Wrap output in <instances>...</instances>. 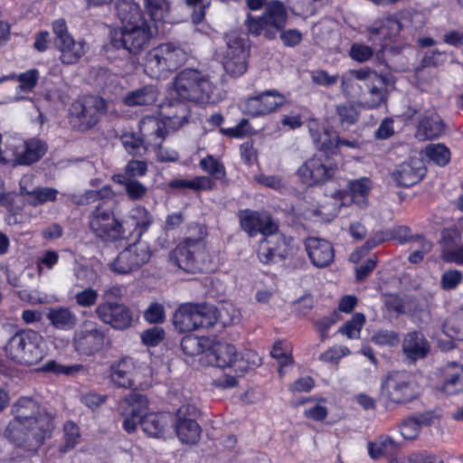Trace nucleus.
<instances>
[{"instance_id":"obj_29","label":"nucleus","mask_w":463,"mask_h":463,"mask_svg":"<svg viewBox=\"0 0 463 463\" xmlns=\"http://www.w3.org/2000/svg\"><path fill=\"white\" fill-rule=\"evenodd\" d=\"M310 136L318 149L335 154L338 147L339 137L317 119H310L307 124Z\"/></svg>"},{"instance_id":"obj_54","label":"nucleus","mask_w":463,"mask_h":463,"mask_svg":"<svg viewBox=\"0 0 463 463\" xmlns=\"http://www.w3.org/2000/svg\"><path fill=\"white\" fill-rule=\"evenodd\" d=\"M200 166L204 172L211 175L215 179H222L225 177L226 173L223 164L213 156L203 158L200 161Z\"/></svg>"},{"instance_id":"obj_23","label":"nucleus","mask_w":463,"mask_h":463,"mask_svg":"<svg viewBox=\"0 0 463 463\" xmlns=\"http://www.w3.org/2000/svg\"><path fill=\"white\" fill-rule=\"evenodd\" d=\"M147 403L146 397L138 393L128 394L121 402L120 409L124 417L123 427L128 432L134 431L137 424H140L142 419L147 414Z\"/></svg>"},{"instance_id":"obj_20","label":"nucleus","mask_w":463,"mask_h":463,"mask_svg":"<svg viewBox=\"0 0 463 463\" xmlns=\"http://www.w3.org/2000/svg\"><path fill=\"white\" fill-rule=\"evenodd\" d=\"M291 250L292 240L276 231L261 241L258 256L261 262L268 264L285 259Z\"/></svg>"},{"instance_id":"obj_18","label":"nucleus","mask_w":463,"mask_h":463,"mask_svg":"<svg viewBox=\"0 0 463 463\" xmlns=\"http://www.w3.org/2000/svg\"><path fill=\"white\" fill-rule=\"evenodd\" d=\"M150 257L151 250L149 245L146 241H138L123 250L109 263V268L115 273L128 274L147 262Z\"/></svg>"},{"instance_id":"obj_22","label":"nucleus","mask_w":463,"mask_h":463,"mask_svg":"<svg viewBox=\"0 0 463 463\" xmlns=\"http://www.w3.org/2000/svg\"><path fill=\"white\" fill-rule=\"evenodd\" d=\"M286 98L276 90H268L246 99L242 105L245 114L252 117L268 115L282 106Z\"/></svg>"},{"instance_id":"obj_34","label":"nucleus","mask_w":463,"mask_h":463,"mask_svg":"<svg viewBox=\"0 0 463 463\" xmlns=\"http://www.w3.org/2000/svg\"><path fill=\"white\" fill-rule=\"evenodd\" d=\"M152 216L149 212L143 206L133 208L128 217L123 221L122 224L126 229V233L137 232L140 237L150 226Z\"/></svg>"},{"instance_id":"obj_41","label":"nucleus","mask_w":463,"mask_h":463,"mask_svg":"<svg viewBox=\"0 0 463 463\" xmlns=\"http://www.w3.org/2000/svg\"><path fill=\"white\" fill-rule=\"evenodd\" d=\"M369 98L364 101L367 109H375L386 102L387 80L383 76L376 78L371 84H367Z\"/></svg>"},{"instance_id":"obj_40","label":"nucleus","mask_w":463,"mask_h":463,"mask_svg":"<svg viewBox=\"0 0 463 463\" xmlns=\"http://www.w3.org/2000/svg\"><path fill=\"white\" fill-rule=\"evenodd\" d=\"M442 390L448 394L463 392V366L456 363L449 364L444 370Z\"/></svg>"},{"instance_id":"obj_21","label":"nucleus","mask_w":463,"mask_h":463,"mask_svg":"<svg viewBox=\"0 0 463 463\" xmlns=\"http://www.w3.org/2000/svg\"><path fill=\"white\" fill-rule=\"evenodd\" d=\"M95 312L103 323L117 330L127 329L133 322L129 308L118 302H103L97 307Z\"/></svg>"},{"instance_id":"obj_24","label":"nucleus","mask_w":463,"mask_h":463,"mask_svg":"<svg viewBox=\"0 0 463 463\" xmlns=\"http://www.w3.org/2000/svg\"><path fill=\"white\" fill-rule=\"evenodd\" d=\"M335 172V166L325 164L317 156L307 160L298 169L300 179L307 185L323 184L332 178Z\"/></svg>"},{"instance_id":"obj_4","label":"nucleus","mask_w":463,"mask_h":463,"mask_svg":"<svg viewBox=\"0 0 463 463\" xmlns=\"http://www.w3.org/2000/svg\"><path fill=\"white\" fill-rule=\"evenodd\" d=\"M6 358L17 364L31 366L40 363L48 354L43 337L33 330H20L6 341Z\"/></svg>"},{"instance_id":"obj_48","label":"nucleus","mask_w":463,"mask_h":463,"mask_svg":"<svg viewBox=\"0 0 463 463\" xmlns=\"http://www.w3.org/2000/svg\"><path fill=\"white\" fill-rule=\"evenodd\" d=\"M443 333L452 340L463 341V312L454 314L446 320Z\"/></svg>"},{"instance_id":"obj_63","label":"nucleus","mask_w":463,"mask_h":463,"mask_svg":"<svg viewBox=\"0 0 463 463\" xmlns=\"http://www.w3.org/2000/svg\"><path fill=\"white\" fill-rule=\"evenodd\" d=\"M59 261V254L55 250H46L36 260V268L39 275L44 269H52Z\"/></svg>"},{"instance_id":"obj_12","label":"nucleus","mask_w":463,"mask_h":463,"mask_svg":"<svg viewBox=\"0 0 463 463\" xmlns=\"http://www.w3.org/2000/svg\"><path fill=\"white\" fill-rule=\"evenodd\" d=\"M380 394L386 402L397 404L411 401L418 392L409 373L395 372L383 381Z\"/></svg>"},{"instance_id":"obj_50","label":"nucleus","mask_w":463,"mask_h":463,"mask_svg":"<svg viewBox=\"0 0 463 463\" xmlns=\"http://www.w3.org/2000/svg\"><path fill=\"white\" fill-rule=\"evenodd\" d=\"M145 7L153 20L165 21L171 8V0H145Z\"/></svg>"},{"instance_id":"obj_1","label":"nucleus","mask_w":463,"mask_h":463,"mask_svg":"<svg viewBox=\"0 0 463 463\" xmlns=\"http://www.w3.org/2000/svg\"><path fill=\"white\" fill-rule=\"evenodd\" d=\"M13 412L14 419L5 430L6 438L27 451L37 450L53 430L52 416L42 411L38 403L28 397L20 398L14 404Z\"/></svg>"},{"instance_id":"obj_9","label":"nucleus","mask_w":463,"mask_h":463,"mask_svg":"<svg viewBox=\"0 0 463 463\" xmlns=\"http://www.w3.org/2000/svg\"><path fill=\"white\" fill-rule=\"evenodd\" d=\"M288 12L284 5L279 1L269 2L260 17L248 16L246 26L255 35L263 34L268 39H275L277 33L287 24Z\"/></svg>"},{"instance_id":"obj_55","label":"nucleus","mask_w":463,"mask_h":463,"mask_svg":"<svg viewBox=\"0 0 463 463\" xmlns=\"http://www.w3.org/2000/svg\"><path fill=\"white\" fill-rule=\"evenodd\" d=\"M336 112L342 125H352L358 119L359 111L355 105L344 103L336 108Z\"/></svg>"},{"instance_id":"obj_13","label":"nucleus","mask_w":463,"mask_h":463,"mask_svg":"<svg viewBox=\"0 0 463 463\" xmlns=\"http://www.w3.org/2000/svg\"><path fill=\"white\" fill-rule=\"evenodd\" d=\"M52 30L56 35L55 45L60 52V61L63 64L77 63L87 52L88 46L83 40H75L69 33L64 20L53 22Z\"/></svg>"},{"instance_id":"obj_53","label":"nucleus","mask_w":463,"mask_h":463,"mask_svg":"<svg viewBox=\"0 0 463 463\" xmlns=\"http://www.w3.org/2000/svg\"><path fill=\"white\" fill-rule=\"evenodd\" d=\"M121 142L126 150L131 155H142L148 148L142 137H137L132 133H125L121 137Z\"/></svg>"},{"instance_id":"obj_15","label":"nucleus","mask_w":463,"mask_h":463,"mask_svg":"<svg viewBox=\"0 0 463 463\" xmlns=\"http://www.w3.org/2000/svg\"><path fill=\"white\" fill-rule=\"evenodd\" d=\"M227 51L223 56V68L227 73L238 77L247 70L249 44L245 35L231 33L227 35Z\"/></svg>"},{"instance_id":"obj_5","label":"nucleus","mask_w":463,"mask_h":463,"mask_svg":"<svg viewBox=\"0 0 463 463\" xmlns=\"http://www.w3.org/2000/svg\"><path fill=\"white\" fill-rule=\"evenodd\" d=\"M186 59L185 52L171 43L151 49L145 56L144 71L151 78H165L180 67Z\"/></svg>"},{"instance_id":"obj_56","label":"nucleus","mask_w":463,"mask_h":463,"mask_svg":"<svg viewBox=\"0 0 463 463\" xmlns=\"http://www.w3.org/2000/svg\"><path fill=\"white\" fill-rule=\"evenodd\" d=\"M144 319L149 324H160L165 319V311L163 304L152 302L143 314Z\"/></svg>"},{"instance_id":"obj_27","label":"nucleus","mask_w":463,"mask_h":463,"mask_svg":"<svg viewBox=\"0 0 463 463\" xmlns=\"http://www.w3.org/2000/svg\"><path fill=\"white\" fill-rule=\"evenodd\" d=\"M189 115L188 107L180 100H168L159 107V117L169 130H176L186 121Z\"/></svg>"},{"instance_id":"obj_26","label":"nucleus","mask_w":463,"mask_h":463,"mask_svg":"<svg viewBox=\"0 0 463 463\" xmlns=\"http://www.w3.org/2000/svg\"><path fill=\"white\" fill-rule=\"evenodd\" d=\"M103 334L92 322H85L82 328L75 333L76 348L84 354L98 351L103 344Z\"/></svg>"},{"instance_id":"obj_57","label":"nucleus","mask_w":463,"mask_h":463,"mask_svg":"<svg viewBox=\"0 0 463 463\" xmlns=\"http://www.w3.org/2000/svg\"><path fill=\"white\" fill-rule=\"evenodd\" d=\"M351 354L345 345H333L319 355V360L329 364H338L341 358Z\"/></svg>"},{"instance_id":"obj_11","label":"nucleus","mask_w":463,"mask_h":463,"mask_svg":"<svg viewBox=\"0 0 463 463\" xmlns=\"http://www.w3.org/2000/svg\"><path fill=\"white\" fill-rule=\"evenodd\" d=\"M106 110L105 100L97 96H84L74 100L70 107V121L80 131L95 126Z\"/></svg>"},{"instance_id":"obj_47","label":"nucleus","mask_w":463,"mask_h":463,"mask_svg":"<svg viewBox=\"0 0 463 463\" xmlns=\"http://www.w3.org/2000/svg\"><path fill=\"white\" fill-rule=\"evenodd\" d=\"M215 310L216 323L222 326H234L241 321V312L232 303H224L219 308L215 307Z\"/></svg>"},{"instance_id":"obj_43","label":"nucleus","mask_w":463,"mask_h":463,"mask_svg":"<svg viewBox=\"0 0 463 463\" xmlns=\"http://www.w3.org/2000/svg\"><path fill=\"white\" fill-rule=\"evenodd\" d=\"M57 195L58 191L54 188L34 186L31 191L26 192L23 199L29 205L38 206L49 202H54Z\"/></svg>"},{"instance_id":"obj_52","label":"nucleus","mask_w":463,"mask_h":463,"mask_svg":"<svg viewBox=\"0 0 463 463\" xmlns=\"http://www.w3.org/2000/svg\"><path fill=\"white\" fill-rule=\"evenodd\" d=\"M425 154L439 165H446L450 160L449 149L442 144L429 145L425 148Z\"/></svg>"},{"instance_id":"obj_8","label":"nucleus","mask_w":463,"mask_h":463,"mask_svg":"<svg viewBox=\"0 0 463 463\" xmlns=\"http://www.w3.org/2000/svg\"><path fill=\"white\" fill-rule=\"evenodd\" d=\"M171 260L186 272L207 270L212 260L202 240L186 239L171 253Z\"/></svg>"},{"instance_id":"obj_36","label":"nucleus","mask_w":463,"mask_h":463,"mask_svg":"<svg viewBox=\"0 0 463 463\" xmlns=\"http://www.w3.org/2000/svg\"><path fill=\"white\" fill-rule=\"evenodd\" d=\"M444 127L440 117L437 113L424 116L418 126L416 137L420 140H427L439 137L443 132Z\"/></svg>"},{"instance_id":"obj_30","label":"nucleus","mask_w":463,"mask_h":463,"mask_svg":"<svg viewBox=\"0 0 463 463\" xmlns=\"http://www.w3.org/2000/svg\"><path fill=\"white\" fill-rule=\"evenodd\" d=\"M305 245L308 258L315 266L324 268L333 261L335 251L329 241L311 237L307 239Z\"/></svg>"},{"instance_id":"obj_42","label":"nucleus","mask_w":463,"mask_h":463,"mask_svg":"<svg viewBox=\"0 0 463 463\" xmlns=\"http://www.w3.org/2000/svg\"><path fill=\"white\" fill-rule=\"evenodd\" d=\"M211 340L207 337H199L196 335H189L182 339L181 346L183 351L190 356L202 354L200 361L203 364L205 354L210 346Z\"/></svg>"},{"instance_id":"obj_37","label":"nucleus","mask_w":463,"mask_h":463,"mask_svg":"<svg viewBox=\"0 0 463 463\" xmlns=\"http://www.w3.org/2000/svg\"><path fill=\"white\" fill-rule=\"evenodd\" d=\"M399 449L398 443L388 435H381L367 443L368 455L372 459H379L395 454Z\"/></svg>"},{"instance_id":"obj_62","label":"nucleus","mask_w":463,"mask_h":463,"mask_svg":"<svg viewBox=\"0 0 463 463\" xmlns=\"http://www.w3.org/2000/svg\"><path fill=\"white\" fill-rule=\"evenodd\" d=\"M142 343L146 346H156L165 338V330L162 327L154 326L141 333Z\"/></svg>"},{"instance_id":"obj_51","label":"nucleus","mask_w":463,"mask_h":463,"mask_svg":"<svg viewBox=\"0 0 463 463\" xmlns=\"http://www.w3.org/2000/svg\"><path fill=\"white\" fill-rule=\"evenodd\" d=\"M83 370V366L80 364H71V365H65L57 363L54 360H50L46 364H44L41 371L44 373H52L55 374H62V375H74L80 371Z\"/></svg>"},{"instance_id":"obj_64","label":"nucleus","mask_w":463,"mask_h":463,"mask_svg":"<svg viewBox=\"0 0 463 463\" xmlns=\"http://www.w3.org/2000/svg\"><path fill=\"white\" fill-rule=\"evenodd\" d=\"M99 298L98 290L86 288L74 296L76 303L81 307H90L96 304Z\"/></svg>"},{"instance_id":"obj_61","label":"nucleus","mask_w":463,"mask_h":463,"mask_svg":"<svg viewBox=\"0 0 463 463\" xmlns=\"http://www.w3.org/2000/svg\"><path fill=\"white\" fill-rule=\"evenodd\" d=\"M431 250V243L422 238H418L411 247V253L409 256V261L418 263L422 260L425 254Z\"/></svg>"},{"instance_id":"obj_38","label":"nucleus","mask_w":463,"mask_h":463,"mask_svg":"<svg viewBox=\"0 0 463 463\" xmlns=\"http://www.w3.org/2000/svg\"><path fill=\"white\" fill-rule=\"evenodd\" d=\"M46 317L52 326L61 330L72 329L77 324L76 315L65 307L49 308Z\"/></svg>"},{"instance_id":"obj_16","label":"nucleus","mask_w":463,"mask_h":463,"mask_svg":"<svg viewBox=\"0 0 463 463\" xmlns=\"http://www.w3.org/2000/svg\"><path fill=\"white\" fill-rule=\"evenodd\" d=\"M197 414L198 410L194 404L185 403L172 416L171 425L183 444H194L200 439L202 430L195 420Z\"/></svg>"},{"instance_id":"obj_2","label":"nucleus","mask_w":463,"mask_h":463,"mask_svg":"<svg viewBox=\"0 0 463 463\" xmlns=\"http://www.w3.org/2000/svg\"><path fill=\"white\" fill-rule=\"evenodd\" d=\"M116 10L121 26L111 32L112 45L131 53L141 52L147 45L154 32L139 5L134 0H118Z\"/></svg>"},{"instance_id":"obj_39","label":"nucleus","mask_w":463,"mask_h":463,"mask_svg":"<svg viewBox=\"0 0 463 463\" xmlns=\"http://www.w3.org/2000/svg\"><path fill=\"white\" fill-rule=\"evenodd\" d=\"M157 97V89L153 85H147L128 92L123 99V102L129 107L147 106L153 104Z\"/></svg>"},{"instance_id":"obj_44","label":"nucleus","mask_w":463,"mask_h":463,"mask_svg":"<svg viewBox=\"0 0 463 463\" xmlns=\"http://www.w3.org/2000/svg\"><path fill=\"white\" fill-rule=\"evenodd\" d=\"M438 418V416H433L430 413L423 415L420 420L409 418L401 424L400 432L405 439H413L420 434L421 423L430 425Z\"/></svg>"},{"instance_id":"obj_17","label":"nucleus","mask_w":463,"mask_h":463,"mask_svg":"<svg viewBox=\"0 0 463 463\" xmlns=\"http://www.w3.org/2000/svg\"><path fill=\"white\" fill-rule=\"evenodd\" d=\"M149 374L147 367L137 365L131 358H123L111 364L109 377L116 385L130 388L146 383V377Z\"/></svg>"},{"instance_id":"obj_19","label":"nucleus","mask_w":463,"mask_h":463,"mask_svg":"<svg viewBox=\"0 0 463 463\" xmlns=\"http://www.w3.org/2000/svg\"><path fill=\"white\" fill-rule=\"evenodd\" d=\"M411 18V13L410 11H402L393 16L375 21L367 27L369 38L374 41L379 37L382 41V44L386 45V41L396 37L405 26V22L409 21Z\"/></svg>"},{"instance_id":"obj_14","label":"nucleus","mask_w":463,"mask_h":463,"mask_svg":"<svg viewBox=\"0 0 463 463\" xmlns=\"http://www.w3.org/2000/svg\"><path fill=\"white\" fill-rule=\"evenodd\" d=\"M90 228L99 238L105 241H117L126 238V229L113 213L99 204L90 216Z\"/></svg>"},{"instance_id":"obj_31","label":"nucleus","mask_w":463,"mask_h":463,"mask_svg":"<svg viewBox=\"0 0 463 463\" xmlns=\"http://www.w3.org/2000/svg\"><path fill=\"white\" fill-rule=\"evenodd\" d=\"M169 131L166 122L155 117H145L139 122V132L148 146L162 143Z\"/></svg>"},{"instance_id":"obj_59","label":"nucleus","mask_w":463,"mask_h":463,"mask_svg":"<svg viewBox=\"0 0 463 463\" xmlns=\"http://www.w3.org/2000/svg\"><path fill=\"white\" fill-rule=\"evenodd\" d=\"M288 348L285 346V344L282 342H277L274 344L272 350H271V355L274 357L279 365V372L280 374H282L283 368L291 364L292 358L288 354Z\"/></svg>"},{"instance_id":"obj_10","label":"nucleus","mask_w":463,"mask_h":463,"mask_svg":"<svg viewBox=\"0 0 463 463\" xmlns=\"http://www.w3.org/2000/svg\"><path fill=\"white\" fill-rule=\"evenodd\" d=\"M173 322L175 329L181 333L201 326H212L216 324L215 307L208 304H183L175 311Z\"/></svg>"},{"instance_id":"obj_45","label":"nucleus","mask_w":463,"mask_h":463,"mask_svg":"<svg viewBox=\"0 0 463 463\" xmlns=\"http://www.w3.org/2000/svg\"><path fill=\"white\" fill-rule=\"evenodd\" d=\"M112 179L114 182L125 186L128 196L133 201L143 199L147 193L146 185L136 179L128 178L122 174L114 175Z\"/></svg>"},{"instance_id":"obj_7","label":"nucleus","mask_w":463,"mask_h":463,"mask_svg":"<svg viewBox=\"0 0 463 463\" xmlns=\"http://www.w3.org/2000/svg\"><path fill=\"white\" fill-rule=\"evenodd\" d=\"M47 144L40 138L24 139L18 135L6 137L5 163L12 165H31L46 154Z\"/></svg>"},{"instance_id":"obj_58","label":"nucleus","mask_w":463,"mask_h":463,"mask_svg":"<svg viewBox=\"0 0 463 463\" xmlns=\"http://www.w3.org/2000/svg\"><path fill=\"white\" fill-rule=\"evenodd\" d=\"M371 341L380 346H395L400 343V337L394 331L379 330L373 335Z\"/></svg>"},{"instance_id":"obj_46","label":"nucleus","mask_w":463,"mask_h":463,"mask_svg":"<svg viewBox=\"0 0 463 463\" xmlns=\"http://www.w3.org/2000/svg\"><path fill=\"white\" fill-rule=\"evenodd\" d=\"M40 73L36 69H31L17 76L14 75L12 79H16L19 85L16 87V99H22L24 95L29 94L37 85Z\"/></svg>"},{"instance_id":"obj_28","label":"nucleus","mask_w":463,"mask_h":463,"mask_svg":"<svg viewBox=\"0 0 463 463\" xmlns=\"http://www.w3.org/2000/svg\"><path fill=\"white\" fill-rule=\"evenodd\" d=\"M425 175L422 162L412 158L400 165L392 173V179L398 186H411L418 183Z\"/></svg>"},{"instance_id":"obj_33","label":"nucleus","mask_w":463,"mask_h":463,"mask_svg":"<svg viewBox=\"0 0 463 463\" xmlns=\"http://www.w3.org/2000/svg\"><path fill=\"white\" fill-rule=\"evenodd\" d=\"M346 193L351 201L360 209L369 206V194L373 189V182L368 177H360L348 181Z\"/></svg>"},{"instance_id":"obj_6","label":"nucleus","mask_w":463,"mask_h":463,"mask_svg":"<svg viewBox=\"0 0 463 463\" xmlns=\"http://www.w3.org/2000/svg\"><path fill=\"white\" fill-rule=\"evenodd\" d=\"M212 90L208 77L196 70H184L175 78L170 95L183 100L209 102L213 101Z\"/></svg>"},{"instance_id":"obj_49","label":"nucleus","mask_w":463,"mask_h":463,"mask_svg":"<svg viewBox=\"0 0 463 463\" xmlns=\"http://www.w3.org/2000/svg\"><path fill=\"white\" fill-rule=\"evenodd\" d=\"M364 323L365 317L362 313H356L338 329V332L349 339H358Z\"/></svg>"},{"instance_id":"obj_3","label":"nucleus","mask_w":463,"mask_h":463,"mask_svg":"<svg viewBox=\"0 0 463 463\" xmlns=\"http://www.w3.org/2000/svg\"><path fill=\"white\" fill-rule=\"evenodd\" d=\"M203 364L221 368L234 367L236 375L227 374L216 381L217 386L232 388L237 384L238 377L260 364V357L252 351H246L239 357L232 345L211 340Z\"/></svg>"},{"instance_id":"obj_25","label":"nucleus","mask_w":463,"mask_h":463,"mask_svg":"<svg viewBox=\"0 0 463 463\" xmlns=\"http://www.w3.org/2000/svg\"><path fill=\"white\" fill-rule=\"evenodd\" d=\"M240 222L242 230L250 237H254L258 233L268 236L278 230V225L267 213L241 211L240 213Z\"/></svg>"},{"instance_id":"obj_35","label":"nucleus","mask_w":463,"mask_h":463,"mask_svg":"<svg viewBox=\"0 0 463 463\" xmlns=\"http://www.w3.org/2000/svg\"><path fill=\"white\" fill-rule=\"evenodd\" d=\"M402 350L409 359L416 361L429 353L430 345L421 333L411 332L404 337Z\"/></svg>"},{"instance_id":"obj_60","label":"nucleus","mask_w":463,"mask_h":463,"mask_svg":"<svg viewBox=\"0 0 463 463\" xmlns=\"http://www.w3.org/2000/svg\"><path fill=\"white\" fill-rule=\"evenodd\" d=\"M441 257L448 262L463 265V244H445Z\"/></svg>"},{"instance_id":"obj_32","label":"nucleus","mask_w":463,"mask_h":463,"mask_svg":"<svg viewBox=\"0 0 463 463\" xmlns=\"http://www.w3.org/2000/svg\"><path fill=\"white\" fill-rule=\"evenodd\" d=\"M172 415L169 413H149L141 420L143 431L152 438H165L170 434Z\"/></svg>"}]
</instances>
